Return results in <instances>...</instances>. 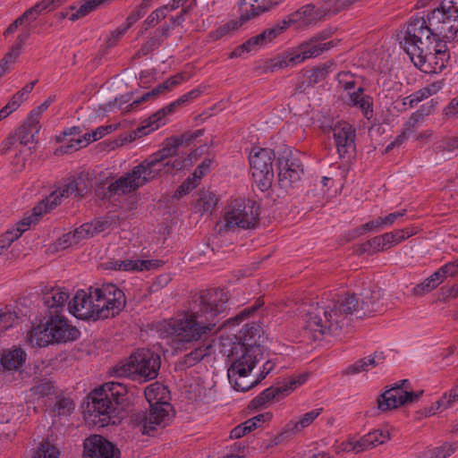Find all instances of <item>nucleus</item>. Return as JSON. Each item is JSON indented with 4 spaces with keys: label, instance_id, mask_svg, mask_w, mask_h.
Listing matches in <instances>:
<instances>
[{
    "label": "nucleus",
    "instance_id": "nucleus-26",
    "mask_svg": "<svg viewBox=\"0 0 458 458\" xmlns=\"http://www.w3.org/2000/svg\"><path fill=\"white\" fill-rule=\"evenodd\" d=\"M27 359L26 352L19 347L4 349L0 352V369L17 371L22 368Z\"/></svg>",
    "mask_w": 458,
    "mask_h": 458
},
{
    "label": "nucleus",
    "instance_id": "nucleus-50",
    "mask_svg": "<svg viewBox=\"0 0 458 458\" xmlns=\"http://www.w3.org/2000/svg\"><path fill=\"white\" fill-rule=\"evenodd\" d=\"M92 133H85L82 137L78 139H71L66 146L61 147L62 153H69L70 151L78 150L82 147H86L92 141H95L92 138Z\"/></svg>",
    "mask_w": 458,
    "mask_h": 458
},
{
    "label": "nucleus",
    "instance_id": "nucleus-1",
    "mask_svg": "<svg viewBox=\"0 0 458 458\" xmlns=\"http://www.w3.org/2000/svg\"><path fill=\"white\" fill-rule=\"evenodd\" d=\"M228 297L223 289L201 291L191 298L188 310L179 318L164 320L157 331L163 337L179 343H192L216 332V326L227 309Z\"/></svg>",
    "mask_w": 458,
    "mask_h": 458
},
{
    "label": "nucleus",
    "instance_id": "nucleus-37",
    "mask_svg": "<svg viewBox=\"0 0 458 458\" xmlns=\"http://www.w3.org/2000/svg\"><path fill=\"white\" fill-rule=\"evenodd\" d=\"M334 46L335 43L333 40L324 42L323 40L314 39L305 44H302L301 47L303 50L307 59H309L318 56L325 51H327L330 48H332Z\"/></svg>",
    "mask_w": 458,
    "mask_h": 458
},
{
    "label": "nucleus",
    "instance_id": "nucleus-33",
    "mask_svg": "<svg viewBox=\"0 0 458 458\" xmlns=\"http://www.w3.org/2000/svg\"><path fill=\"white\" fill-rule=\"evenodd\" d=\"M210 344H203L185 354L176 364L178 369L183 370L196 365L210 353Z\"/></svg>",
    "mask_w": 458,
    "mask_h": 458
},
{
    "label": "nucleus",
    "instance_id": "nucleus-32",
    "mask_svg": "<svg viewBox=\"0 0 458 458\" xmlns=\"http://www.w3.org/2000/svg\"><path fill=\"white\" fill-rule=\"evenodd\" d=\"M318 13L315 6L312 4H307L295 13H292L289 20L286 21V28L290 23H300L301 25L307 26L318 19Z\"/></svg>",
    "mask_w": 458,
    "mask_h": 458
},
{
    "label": "nucleus",
    "instance_id": "nucleus-3",
    "mask_svg": "<svg viewBox=\"0 0 458 458\" xmlns=\"http://www.w3.org/2000/svg\"><path fill=\"white\" fill-rule=\"evenodd\" d=\"M124 305L123 292L113 284H104L90 287L89 293L78 291L68 303V310L77 318L96 321L114 317Z\"/></svg>",
    "mask_w": 458,
    "mask_h": 458
},
{
    "label": "nucleus",
    "instance_id": "nucleus-62",
    "mask_svg": "<svg viewBox=\"0 0 458 458\" xmlns=\"http://www.w3.org/2000/svg\"><path fill=\"white\" fill-rule=\"evenodd\" d=\"M437 105L438 101L433 98L429 102L422 105L419 110L413 113V114H419L418 118L420 121H423L424 117L429 115Z\"/></svg>",
    "mask_w": 458,
    "mask_h": 458
},
{
    "label": "nucleus",
    "instance_id": "nucleus-63",
    "mask_svg": "<svg viewBox=\"0 0 458 458\" xmlns=\"http://www.w3.org/2000/svg\"><path fill=\"white\" fill-rule=\"evenodd\" d=\"M184 167V160L181 157H177L173 161H165L162 164V171L169 174L174 171H180Z\"/></svg>",
    "mask_w": 458,
    "mask_h": 458
},
{
    "label": "nucleus",
    "instance_id": "nucleus-48",
    "mask_svg": "<svg viewBox=\"0 0 458 458\" xmlns=\"http://www.w3.org/2000/svg\"><path fill=\"white\" fill-rule=\"evenodd\" d=\"M59 450L49 441H44L39 444L34 452L32 458H59Z\"/></svg>",
    "mask_w": 458,
    "mask_h": 458
},
{
    "label": "nucleus",
    "instance_id": "nucleus-53",
    "mask_svg": "<svg viewBox=\"0 0 458 458\" xmlns=\"http://www.w3.org/2000/svg\"><path fill=\"white\" fill-rule=\"evenodd\" d=\"M457 447L456 443H445L443 445L432 449L428 458H447L456 451Z\"/></svg>",
    "mask_w": 458,
    "mask_h": 458
},
{
    "label": "nucleus",
    "instance_id": "nucleus-15",
    "mask_svg": "<svg viewBox=\"0 0 458 458\" xmlns=\"http://www.w3.org/2000/svg\"><path fill=\"white\" fill-rule=\"evenodd\" d=\"M337 80L340 85L348 92L347 103L350 106L359 107L366 117L372 115V98L364 94V89L358 85L355 76L350 72H342L337 74Z\"/></svg>",
    "mask_w": 458,
    "mask_h": 458
},
{
    "label": "nucleus",
    "instance_id": "nucleus-54",
    "mask_svg": "<svg viewBox=\"0 0 458 458\" xmlns=\"http://www.w3.org/2000/svg\"><path fill=\"white\" fill-rule=\"evenodd\" d=\"M253 420H247L243 423L238 425L234 428H233L230 432L231 438H240L245 436L247 433H250L251 430L256 428V424Z\"/></svg>",
    "mask_w": 458,
    "mask_h": 458
},
{
    "label": "nucleus",
    "instance_id": "nucleus-56",
    "mask_svg": "<svg viewBox=\"0 0 458 458\" xmlns=\"http://www.w3.org/2000/svg\"><path fill=\"white\" fill-rule=\"evenodd\" d=\"M118 216H106L102 220H96L94 222H91L93 227V234L101 233L107 229L108 227H111L113 225L116 224V221L118 220Z\"/></svg>",
    "mask_w": 458,
    "mask_h": 458
},
{
    "label": "nucleus",
    "instance_id": "nucleus-44",
    "mask_svg": "<svg viewBox=\"0 0 458 458\" xmlns=\"http://www.w3.org/2000/svg\"><path fill=\"white\" fill-rule=\"evenodd\" d=\"M416 233L415 228H403L389 233H385L389 247L392 248Z\"/></svg>",
    "mask_w": 458,
    "mask_h": 458
},
{
    "label": "nucleus",
    "instance_id": "nucleus-5",
    "mask_svg": "<svg viewBox=\"0 0 458 458\" xmlns=\"http://www.w3.org/2000/svg\"><path fill=\"white\" fill-rule=\"evenodd\" d=\"M400 44L413 64L426 73L441 72L450 58L443 38L417 39L403 34Z\"/></svg>",
    "mask_w": 458,
    "mask_h": 458
},
{
    "label": "nucleus",
    "instance_id": "nucleus-13",
    "mask_svg": "<svg viewBox=\"0 0 458 458\" xmlns=\"http://www.w3.org/2000/svg\"><path fill=\"white\" fill-rule=\"evenodd\" d=\"M85 182L82 177L68 178L57 190L52 191L38 206L34 208V215L40 216L59 205L64 198L83 196Z\"/></svg>",
    "mask_w": 458,
    "mask_h": 458
},
{
    "label": "nucleus",
    "instance_id": "nucleus-64",
    "mask_svg": "<svg viewBox=\"0 0 458 458\" xmlns=\"http://www.w3.org/2000/svg\"><path fill=\"white\" fill-rule=\"evenodd\" d=\"M428 98V91L425 90L424 88L417 90L416 92L411 94L410 96L405 98V101H409V106L413 107L420 102Z\"/></svg>",
    "mask_w": 458,
    "mask_h": 458
},
{
    "label": "nucleus",
    "instance_id": "nucleus-45",
    "mask_svg": "<svg viewBox=\"0 0 458 458\" xmlns=\"http://www.w3.org/2000/svg\"><path fill=\"white\" fill-rule=\"evenodd\" d=\"M185 81V77L182 73L171 76L166 81L160 83L157 87L154 88L151 91L155 98H157L161 94H165L172 90L174 87Z\"/></svg>",
    "mask_w": 458,
    "mask_h": 458
},
{
    "label": "nucleus",
    "instance_id": "nucleus-21",
    "mask_svg": "<svg viewBox=\"0 0 458 458\" xmlns=\"http://www.w3.org/2000/svg\"><path fill=\"white\" fill-rule=\"evenodd\" d=\"M47 321L55 343L74 341L80 336V331L75 327L72 326L65 318L58 314L51 316V318Z\"/></svg>",
    "mask_w": 458,
    "mask_h": 458
},
{
    "label": "nucleus",
    "instance_id": "nucleus-18",
    "mask_svg": "<svg viewBox=\"0 0 458 458\" xmlns=\"http://www.w3.org/2000/svg\"><path fill=\"white\" fill-rule=\"evenodd\" d=\"M285 29L286 21H280L276 26L265 30L262 33L250 38L242 46L238 47L231 53V57L241 56L243 52L249 53L256 50L258 47L265 46L281 34Z\"/></svg>",
    "mask_w": 458,
    "mask_h": 458
},
{
    "label": "nucleus",
    "instance_id": "nucleus-7",
    "mask_svg": "<svg viewBox=\"0 0 458 458\" xmlns=\"http://www.w3.org/2000/svg\"><path fill=\"white\" fill-rule=\"evenodd\" d=\"M144 394L149 410L133 414L131 420L143 435L153 436L158 428H164L169 420L168 390L164 385L155 382L145 388Z\"/></svg>",
    "mask_w": 458,
    "mask_h": 458
},
{
    "label": "nucleus",
    "instance_id": "nucleus-61",
    "mask_svg": "<svg viewBox=\"0 0 458 458\" xmlns=\"http://www.w3.org/2000/svg\"><path fill=\"white\" fill-rule=\"evenodd\" d=\"M212 164L211 158H205L201 164H199L197 168L195 169L192 177L194 181L199 182L200 179L207 174Z\"/></svg>",
    "mask_w": 458,
    "mask_h": 458
},
{
    "label": "nucleus",
    "instance_id": "nucleus-25",
    "mask_svg": "<svg viewBox=\"0 0 458 458\" xmlns=\"http://www.w3.org/2000/svg\"><path fill=\"white\" fill-rule=\"evenodd\" d=\"M280 0H239L240 19L247 21L276 5Z\"/></svg>",
    "mask_w": 458,
    "mask_h": 458
},
{
    "label": "nucleus",
    "instance_id": "nucleus-58",
    "mask_svg": "<svg viewBox=\"0 0 458 458\" xmlns=\"http://www.w3.org/2000/svg\"><path fill=\"white\" fill-rule=\"evenodd\" d=\"M419 114H411L410 119L404 123V128L401 133V137L409 138L418 128V124L421 122L418 118Z\"/></svg>",
    "mask_w": 458,
    "mask_h": 458
},
{
    "label": "nucleus",
    "instance_id": "nucleus-27",
    "mask_svg": "<svg viewBox=\"0 0 458 458\" xmlns=\"http://www.w3.org/2000/svg\"><path fill=\"white\" fill-rule=\"evenodd\" d=\"M162 265V261L158 259H124L121 261H114L110 267L112 269L120 271H149L159 267Z\"/></svg>",
    "mask_w": 458,
    "mask_h": 458
},
{
    "label": "nucleus",
    "instance_id": "nucleus-47",
    "mask_svg": "<svg viewBox=\"0 0 458 458\" xmlns=\"http://www.w3.org/2000/svg\"><path fill=\"white\" fill-rule=\"evenodd\" d=\"M74 410L73 402L67 397H58L51 409L53 416H67Z\"/></svg>",
    "mask_w": 458,
    "mask_h": 458
},
{
    "label": "nucleus",
    "instance_id": "nucleus-40",
    "mask_svg": "<svg viewBox=\"0 0 458 458\" xmlns=\"http://www.w3.org/2000/svg\"><path fill=\"white\" fill-rule=\"evenodd\" d=\"M307 60L306 55H304L303 50L300 47L299 51L293 54H290L282 57H278L273 60L272 69L276 68H284V67H293L299 64H301Z\"/></svg>",
    "mask_w": 458,
    "mask_h": 458
},
{
    "label": "nucleus",
    "instance_id": "nucleus-51",
    "mask_svg": "<svg viewBox=\"0 0 458 458\" xmlns=\"http://www.w3.org/2000/svg\"><path fill=\"white\" fill-rule=\"evenodd\" d=\"M17 319L16 313L10 308L0 309V335L11 328Z\"/></svg>",
    "mask_w": 458,
    "mask_h": 458
},
{
    "label": "nucleus",
    "instance_id": "nucleus-23",
    "mask_svg": "<svg viewBox=\"0 0 458 458\" xmlns=\"http://www.w3.org/2000/svg\"><path fill=\"white\" fill-rule=\"evenodd\" d=\"M183 106L179 99L170 103L168 106L159 109L151 116H149L143 124L138 128L135 131V137H140L142 135H148L151 131L157 130L161 125H164L166 122L165 116L174 113L179 107Z\"/></svg>",
    "mask_w": 458,
    "mask_h": 458
},
{
    "label": "nucleus",
    "instance_id": "nucleus-20",
    "mask_svg": "<svg viewBox=\"0 0 458 458\" xmlns=\"http://www.w3.org/2000/svg\"><path fill=\"white\" fill-rule=\"evenodd\" d=\"M259 338L260 334L259 327L254 324H246L238 335L227 336L225 339H232V346L229 348V353L237 354L242 348H250V345H260L259 343Z\"/></svg>",
    "mask_w": 458,
    "mask_h": 458
},
{
    "label": "nucleus",
    "instance_id": "nucleus-55",
    "mask_svg": "<svg viewBox=\"0 0 458 458\" xmlns=\"http://www.w3.org/2000/svg\"><path fill=\"white\" fill-rule=\"evenodd\" d=\"M456 402H458V385L437 402V409H447Z\"/></svg>",
    "mask_w": 458,
    "mask_h": 458
},
{
    "label": "nucleus",
    "instance_id": "nucleus-4",
    "mask_svg": "<svg viewBox=\"0 0 458 458\" xmlns=\"http://www.w3.org/2000/svg\"><path fill=\"white\" fill-rule=\"evenodd\" d=\"M183 145V140L172 138L167 140L163 148L153 153L133 169L112 182L106 188L102 194V199H111L115 196L120 197L127 193L135 191L147 182L157 178L162 173V164L169 157L177 155L178 148Z\"/></svg>",
    "mask_w": 458,
    "mask_h": 458
},
{
    "label": "nucleus",
    "instance_id": "nucleus-17",
    "mask_svg": "<svg viewBox=\"0 0 458 458\" xmlns=\"http://www.w3.org/2000/svg\"><path fill=\"white\" fill-rule=\"evenodd\" d=\"M83 458H119V450L107 439L92 435L85 439Z\"/></svg>",
    "mask_w": 458,
    "mask_h": 458
},
{
    "label": "nucleus",
    "instance_id": "nucleus-9",
    "mask_svg": "<svg viewBox=\"0 0 458 458\" xmlns=\"http://www.w3.org/2000/svg\"><path fill=\"white\" fill-rule=\"evenodd\" d=\"M160 365L157 353L148 349H140L133 352L127 360L114 367L112 373L117 377L146 382L157 377Z\"/></svg>",
    "mask_w": 458,
    "mask_h": 458
},
{
    "label": "nucleus",
    "instance_id": "nucleus-41",
    "mask_svg": "<svg viewBox=\"0 0 458 458\" xmlns=\"http://www.w3.org/2000/svg\"><path fill=\"white\" fill-rule=\"evenodd\" d=\"M52 4L53 2H50V0H41L32 7L26 10L21 15L26 20L27 23H30L36 21L43 13L54 11Z\"/></svg>",
    "mask_w": 458,
    "mask_h": 458
},
{
    "label": "nucleus",
    "instance_id": "nucleus-43",
    "mask_svg": "<svg viewBox=\"0 0 458 458\" xmlns=\"http://www.w3.org/2000/svg\"><path fill=\"white\" fill-rule=\"evenodd\" d=\"M335 69V64L331 61L327 62L320 66L315 67L310 72V83L316 84L322 81L329 73L333 72Z\"/></svg>",
    "mask_w": 458,
    "mask_h": 458
},
{
    "label": "nucleus",
    "instance_id": "nucleus-46",
    "mask_svg": "<svg viewBox=\"0 0 458 458\" xmlns=\"http://www.w3.org/2000/svg\"><path fill=\"white\" fill-rule=\"evenodd\" d=\"M106 1L107 0H83L81 6L71 13L70 20L74 21L86 16Z\"/></svg>",
    "mask_w": 458,
    "mask_h": 458
},
{
    "label": "nucleus",
    "instance_id": "nucleus-36",
    "mask_svg": "<svg viewBox=\"0 0 458 458\" xmlns=\"http://www.w3.org/2000/svg\"><path fill=\"white\" fill-rule=\"evenodd\" d=\"M284 395L283 387L281 386H270L265 389L262 393H260L258 396H256L250 403V407L253 409H258L265 406L270 401L277 398L279 399Z\"/></svg>",
    "mask_w": 458,
    "mask_h": 458
},
{
    "label": "nucleus",
    "instance_id": "nucleus-59",
    "mask_svg": "<svg viewBox=\"0 0 458 458\" xmlns=\"http://www.w3.org/2000/svg\"><path fill=\"white\" fill-rule=\"evenodd\" d=\"M437 272L440 274L442 278L445 280L448 276H455L458 275V259L454 261L448 262L441 267Z\"/></svg>",
    "mask_w": 458,
    "mask_h": 458
},
{
    "label": "nucleus",
    "instance_id": "nucleus-60",
    "mask_svg": "<svg viewBox=\"0 0 458 458\" xmlns=\"http://www.w3.org/2000/svg\"><path fill=\"white\" fill-rule=\"evenodd\" d=\"M55 101V97H49L44 103L33 109L30 115L31 116L32 123L35 125L39 123L41 114L48 108V106Z\"/></svg>",
    "mask_w": 458,
    "mask_h": 458
},
{
    "label": "nucleus",
    "instance_id": "nucleus-6",
    "mask_svg": "<svg viewBox=\"0 0 458 458\" xmlns=\"http://www.w3.org/2000/svg\"><path fill=\"white\" fill-rule=\"evenodd\" d=\"M449 0H442L439 7L434 9L424 18L412 19L403 31V34L413 38L420 39V37L432 38H454V11Z\"/></svg>",
    "mask_w": 458,
    "mask_h": 458
},
{
    "label": "nucleus",
    "instance_id": "nucleus-29",
    "mask_svg": "<svg viewBox=\"0 0 458 458\" xmlns=\"http://www.w3.org/2000/svg\"><path fill=\"white\" fill-rule=\"evenodd\" d=\"M28 339L32 346L38 347H45L55 343L48 321L33 327L28 335Z\"/></svg>",
    "mask_w": 458,
    "mask_h": 458
},
{
    "label": "nucleus",
    "instance_id": "nucleus-10",
    "mask_svg": "<svg viewBox=\"0 0 458 458\" xmlns=\"http://www.w3.org/2000/svg\"><path fill=\"white\" fill-rule=\"evenodd\" d=\"M232 339H222L221 344L223 352L233 360L231 366L227 370L228 380L234 390L246 392L250 390V383H237L236 377H249L258 361L262 358V348L260 345H250V348H242L237 354H230Z\"/></svg>",
    "mask_w": 458,
    "mask_h": 458
},
{
    "label": "nucleus",
    "instance_id": "nucleus-22",
    "mask_svg": "<svg viewBox=\"0 0 458 458\" xmlns=\"http://www.w3.org/2000/svg\"><path fill=\"white\" fill-rule=\"evenodd\" d=\"M183 106L179 99L170 103L168 106L159 109L151 116H149L143 124L138 128L135 131V137H140L142 135H148L151 131L157 130L161 125H164L166 122L165 116L174 113L179 107Z\"/></svg>",
    "mask_w": 458,
    "mask_h": 458
},
{
    "label": "nucleus",
    "instance_id": "nucleus-8",
    "mask_svg": "<svg viewBox=\"0 0 458 458\" xmlns=\"http://www.w3.org/2000/svg\"><path fill=\"white\" fill-rule=\"evenodd\" d=\"M126 385L122 382L110 381L90 393L88 403L89 411L98 420L101 426L114 424L113 420L118 405L122 404L127 394Z\"/></svg>",
    "mask_w": 458,
    "mask_h": 458
},
{
    "label": "nucleus",
    "instance_id": "nucleus-31",
    "mask_svg": "<svg viewBox=\"0 0 458 458\" xmlns=\"http://www.w3.org/2000/svg\"><path fill=\"white\" fill-rule=\"evenodd\" d=\"M322 409L312 410L302 415L298 421L290 422L287 425V428L285 429V431L276 438V444L280 442V439L283 438L284 435H293L310 426L318 417Z\"/></svg>",
    "mask_w": 458,
    "mask_h": 458
},
{
    "label": "nucleus",
    "instance_id": "nucleus-52",
    "mask_svg": "<svg viewBox=\"0 0 458 458\" xmlns=\"http://www.w3.org/2000/svg\"><path fill=\"white\" fill-rule=\"evenodd\" d=\"M217 204V198L213 192L206 191L202 192L199 200L198 206L204 212H211Z\"/></svg>",
    "mask_w": 458,
    "mask_h": 458
},
{
    "label": "nucleus",
    "instance_id": "nucleus-14",
    "mask_svg": "<svg viewBox=\"0 0 458 458\" xmlns=\"http://www.w3.org/2000/svg\"><path fill=\"white\" fill-rule=\"evenodd\" d=\"M406 385H410L407 379L400 380L394 384V386L383 393L377 399V408L386 411L403 404L411 403L422 395L423 391H409Z\"/></svg>",
    "mask_w": 458,
    "mask_h": 458
},
{
    "label": "nucleus",
    "instance_id": "nucleus-12",
    "mask_svg": "<svg viewBox=\"0 0 458 458\" xmlns=\"http://www.w3.org/2000/svg\"><path fill=\"white\" fill-rule=\"evenodd\" d=\"M275 153L270 148H253L249 155L252 177L259 189L268 190L273 182Z\"/></svg>",
    "mask_w": 458,
    "mask_h": 458
},
{
    "label": "nucleus",
    "instance_id": "nucleus-24",
    "mask_svg": "<svg viewBox=\"0 0 458 458\" xmlns=\"http://www.w3.org/2000/svg\"><path fill=\"white\" fill-rule=\"evenodd\" d=\"M389 438L390 434L387 430L375 429L369 432L359 440L349 441L344 449L347 451H353L354 453H360L379 445H383L388 441Z\"/></svg>",
    "mask_w": 458,
    "mask_h": 458
},
{
    "label": "nucleus",
    "instance_id": "nucleus-42",
    "mask_svg": "<svg viewBox=\"0 0 458 458\" xmlns=\"http://www.w3.org/2000/svg\"><path fill=\"white\" fill-rule=\"evenodd\" d=\"M443 282H444V279L442 278V276L437 270L430 276L426 278L423 282L417 284L413 288V292L417 295H423V294L429 293L432 290L436 289Z\"/></svg>",
    "mask_w": 458,
    "mask_h": 458
},
{
    "label": "nucleus",
    "instance_id": "nucleus-30",
    "mask_svg": "<svg viewBox=\"0 0 458 458\" xmlns=\"http://www.w3.org/2000/svg\"><path fill=\"white\" fill-rule=\"evenodd\" d=\"M383 360L384 356L382 352H374L372 355L360 359L353 364L348 366L344 373L346 375H354L362 371H368L371 368L382 363Z\"/></svg>",
    "mask_w": 458,
    "mask_h": 458
},
{
    "label": "nucleus",
    "instance_id": "nucleus-2",
    "mask_svg": "<svg viewBox=\"0 0 458 458\" xmlns=\"http://www.w3.org/2000/svg\"><path fill=\"white\" fill-rule=\"evenodd\" d=\"M382 296L379 288H368L360 295H338L336 298L327 300L323 306H310L306 313V327L320 335H338L354 320L382 311Z\"/></svg>",
    "mask_w": 458,
    "mask_h": 458
},
{
    "label": "nucleus",
    "instance_id": "nucleus-49",
    "mask_svg": "<svg viewBox=\"0 0 458 458\" xmlns=\"http://www.w3.org/2000/svg\"><path fill=\"white\" fill-rule=\"evenodd\" d=\"M167 8L163 5L152 12L142 24V32L155 27L159 21L165 19L168 13Z\"/></svg>",
    "mask_w": 458,
    "mask_h": 458
},
{
    "label": "nucleus",
    "instance_id": "nucleus-34",
    "mask_svg": "<svg viewBox=\"0 0 458 458\" xmlns=\"http://www.w3.org/2000/svg\"><path fill=\"white\" fill-rule=\"evenodd\" d=\"M39 123L35 125L32 123L31 116L29 115L26 122L21 126L14 136L22 145H27L34 141L35 135L39 131Z\"/></svg>",
    "mask_w": 458,
    "mask_h": 458
},
{
    "label": "nucleus",
    "instance_id": "nucleus-19",
    "mask_svg": "<svg viewBox=\"0 0 458 458\" xmlns=\"http://www.w3.org/2000/svg\"><path fill=\"white\" fill-rule=\"evenodd\" d=\"M333 137L339 157L354 153L356 149V132L352 126L345 122L337 123L333 128Z\"/></svg>",
    "mask_w": 458,
    "mask_h": 458
},
{
    "label": "nucleus",
    "instance_id": "nucleus-57",
    "mask_svg": "<svg viewBox=\"0 0 458 458\" xmlns=\"http://www.w3.org/2000/svg\"><path fill=\"white\" fill-rule=\"evenodd\" d=\"M92 230V225L89 223H85L80 227L76 228L73 232H72V233L74 235L76 242L79 243L81 240L92 237L94 235Z\"/></svg>",
    "mask_w": 458,
    "mask_h": 458
},
{
    "label": "nucleus",
    "instance_id": "nucleus-16",
    "mask_svg": "<svg viewBox=\"0 0 458 458\" xmlns=\"http://www.w3.org/2000/svg\"><path fill=\"white\" fill-rule=\"evenodd\" d=\"M278 183L282 189L288 190L298 182L303 174L301 160L290 149H285L278 157Z\"/></svg>",
    "mask_w": 458,
    "mask_h": 458
},
{
    "label": "nucleus",
    "instance_id": "nucleus-35",
    "mask_svg": "<svg viewBox=\"0 0 458 458\" xmlns=\"http://www.w3.org/2000/svg\"><path fill=\"white\" fill-rule=\"evenodd\" d=\"M31 223V218H24L19 224L16 229L6 232L0 237V254L3 250L8 248L15 240H17L23 232H25Z\"/></svg>",
    "mask_w": 458,
    "mask_h": 458
},
{
    "label": "nucleus",
    "instance_id": "nucleus-28",
    "mask_svg": "<svg viewBox=\"0 0 458 458\" xmlns=\"http://www.w3.org/2000/svg\"><path fill=\"white\" fill-rule=\"evenodd\" d=\"M69 293L60 288H51L43 293V303L49 309L54 310L51 313H58L66 304Z\"/></svg>",
    "mask_w": 458,
    "mask_h": 458
},
{
    "label": "nucleus",
    "instance_id": "nucleus-39",
    "mask_svg": "<svg viewBox=\"0 0 458 458\" xmlns=\"http://www.w3.org/2000/svg\"><path fill=\"white\" fill-rule=\"evenodd\" d=\"M390 249L389 244L385 238V233L375 236L360 245L358 252H379Z\"/></svg>",
    "mask_w": 458,
    "mask_h": 458
},
{
    "label": "nucleus",
    "instance_id": "nucleus-11",
    "mask_svg": "<svg viewBox=\"0 0 458 458\" xmlns=\"http://www.w3.org/2000/svg\"><path fill=\"white\" fill-rule=\"evenodd\" d=\"M259 224V207L254 201L245 199L233 200L224 216V219L216 225L219 233L237 229H253Z\"/></svg>",
    "mask_w": 458,
    "mask_h": 458
},
{
    "label": "nucleus",
    "instance_id": "nucleus-38",
    "mask_svg": "<svg viewBox=\"0 0 458 458\" xmlns=\"http://www.w3.org/2000/svg\"><path fill=\"white\" fill-rule=\"evenodd\" d=\"M169 30L170 26L166 24L158 28L155 31L154 35L141 47V53L143 55H148L157 49L162 44L164 39L168 37Z\"/></svg>",
    "mask_w": 458,
    "mask_h": 458
}]
</instances>
